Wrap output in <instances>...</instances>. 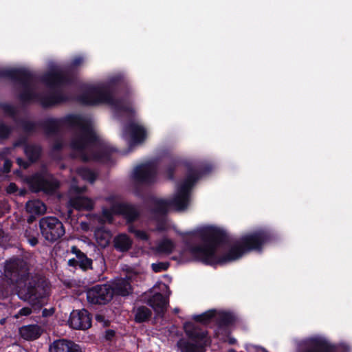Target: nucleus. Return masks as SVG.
<instances>
[{
    "label": "nucleus",
    "instance_id": "473e14b6",
    "mask_svg": "<svg viewBox=\"0 0 352 352\" xmlns=\"http://www.w3.org/2000/svg\"><path fill=\"white\" fill-rule=\"evenodd\" d=\"M32 313V310L30 307H23L21 309L19 312L14 316L15 318H19L21 316H27Z\"/></svg>",
    "mask_w": 352,
    "mask_h": 352
},
{
    "label": "nucleus",
    "instance_id": "58836bf2",
    "mask_svg": "<svg viewBox=\"0 0 352 352\" xmlns=\"http://www.w3.org/2000/svg\"><path fill=\"white\" fill-rule=\"evenodd\" d=\"M16 186L13 184V183H11L7 188V192L8 193H12V192H16Z\"/></svg>",
    "mask_w": 352,
    "mask_h": 352
},
{
    "label": "nucleus",
    "instance_id": "9b49d317",
    "mask_svg": "<svg viewBox=\"0 0 352 352\" xmlns=\"http://www.w3.org/2000/svg\"><path fill=\"white\" fill-rule=\"evenodd\" d=\"M122 135L124 138H130L129 146L140 144L146 138L145 128L133 121L129 122L123 127Z\"/></svg>",
    "mask_w": 352,
    "mask_h": 352
},
{
    "label": "nucleus",
    "instance_id": "0eeeda50",
    "mask_svg": "<svg viewBox=\"0 0 352 352\" xmlns=\"http://www.w3.org/2000/svg\"><path fill=\"white\" fill-rule=\"evenodd\" d=\"M195 179L188 177L179 187L174 199L169 201L160 199L157 201L161 210L164 211L169 206H173L177 210H184L189 203V192Z\"/></svg>",
    "mask_w": 352,
    "mask_h": 352
},
{
    "label": "nucleus",
    "instance_id": "393cba45",
    "mask_svg": "<svg viewBox=\"0 0 352 352\" xmlns=\"http://www.w3.org/2000/svg\"><path fill=\"white\" fill-rule=\"evenodd\" d=\"M72 252L76 254L77 263L79 264L80 267L83 269H87L91 265V261L89 259L84 253H82L76 247L72 248Z\"/></svg>",
    "mask_w": 352,
    "mask_h": 352
},
{
    "label": "nucleus",
    "instance_id": "2f4dec72",
    "mask_svg": "<svg viewBox=\"0 0 352 352\" xmlns=\"http://www.w3.org/2000/svg\"><path fill=\"white\" fill-rule=\"evenodd\" d=\"M168 263L165 262H160L157 263H153L151 267L155 272H160L164 271L168 269Z\"/></svg>",
    "mask_w": 352,
    "mask_h": 352
},
{
    "label": "nucleus",
    "instance_id": "5fc2aeb1",
    "mask_svg": "<svg viewBox=\"0 0 352 352\" xmlns=\"http://www.w3.org/2000/svg\"><path fill=\"white\" fill-rule=\"evenodd\" d=\"M0 154H6L5 153H0Z\"/></svg>",
    "mask_w": 352,
    "mask_h": 352
},
{
    "label": "nucleus",
    "instance_id": "f704fd0d",
    "mask_svg": "<svg viewBox=\"0 0 352 352\" xmlns=\"http://www.w3.org/2000/svg\"><path fill=\"white\" fill-rule=\"evenodd\" d=\"M16 161H17L18 164L24 168H27L30 164V163L32 162V160H27L26 159H24L23 157H18L16 159Z\"/></svg>",
    "mask_w": 352,
    "mask_h": 352
},
{
    "label": "nucleus",
    "instance_id": "e433bc0d",
    "mask_svg": "<svg viewBox=\"0 0 352 352\" xmlns=\"http://www.w3.org/2000/svg\"><path fill=\"white\" fill-rule=\"evenodd\" d=\"M131 232H134L135 236L141 239V240H145L146 241L148 239V236L146 232L141 231V230H133L132 229H130Z\"/></svg>",
    "mask_w": 352,
    "mask_h": 352
},
{
    "label": "nucleus",
    "instance_id": "a878e982",
    "mask_svg": "<svg viewBox=\"0 0 352 352\" xmlns=\"http://www.w3.org/2000/svg\"><path fill=\"white\" fill-rule=\"evenodd\" d=\"M14 146L15 147L24 146V154H41L40 151L35 152L34 151H33V149H32V151H30L31 148L28 144V138L25 136H21L19 138H18L14 142Z\"/></svg>",
    "mask_w": 352,
    "mask_h": 352
},
{
    "label": "nucleus",
    "instance_id": "2eb2a0df",
    "mask_svg": "<svg viewBox=\"0 0 352 352\" xmlns=\"http://www.w3.org/2000/svg\"><path fill=\"white\" fill-rule=\"evenodd\" d=\"M68 322L72 328L76 329H87L91 325L90 316L85 309L73 311L70 314Z\"/></svg>",
    "mask_w": 352,
    "mask_h": 352
},
{
    "label": "nucleus",
    "instance_id": "f3484780",
    "mask_svg": "<svg viewBox=\"0 0 352 352\" xmlns=\"http://www.w3.org/2000/svg\"><path fill=\"white\" fill-rule=\"evenodd\" d=\"M43 333V329L37 324H29L19 329L20 336L26 340H33L38 338Z\"/></svg>",
    "mask_w": 352,
    "mask_h": 352
},
{
    "label": "nucleus",
    "instance_id": "f257e3e1",
    "mask_svg": "<svg viewBox=\"0 0 352 352\" xmlns=\"http://www.w3.org/2000/svg\"><path fill=\"white\" fill-rule=\"evenodd\" d=\"M19 124L27 134L34 133L39 126L45 131L47 136L58 135L61 126L70 129L78 127L79 130L72 134L69 142V146L73 151L80 152V154L118 153L116 146L97 135L89 119L79 114L69 113L60 118H48L38 122L22 119Z\"/></svg>",
    "mask_w": 352,
    "mask_h": 352
},
{
    "label": "nucleus",
    "instance_id": "72a5a7b5",
    "mask_svg": "<svg viewBox=\"0 0 352 352\" xmlns=\"http://www.w3.org/2000/svg\"><path fill=\"white\" fill-rule=\"evenodd\" d=\"M52 150L54 151H60L63 147V142L60 138L55 140L54 143L52 144Z\"/></svg>",
    "mask_w": 352,
    "mask_h": 352
},
{
    "label": "nucleus",
    "instance_id": "ea45409f",
    "mask_svg": "<svg viewBox=\"0 0 352 352\" xmlns=\"http://www.w3.org/2000/svg\"><path fill=\"white\" fill-rule=\"evenodd\" d=\"M68 264L71 266H76L78 264L77 259H75V258L69 259L68 261Z\"/></svg>",
    "mask_w": 352,
    "mask_h": 352
},
{
    "label": "nucleus",
    "instance_id": "de8ad7c7",
    "mask_svg": "<svg viewBox=\"0 0 352 352\" xmlns=\"http://www.w3.org/2000/svg\"><path fill=\"white\" fill-rule=\"evenodd\" d=\"M162 154H164V155H166V154H170L169 151H163L162 153Z\"/></svg>",
    "mask_w": 352,
    "mask_h": 352
},
{
    "label": "nucleus",
    "instance_id": "4c0bfd02",
    "mask_svg": "<svg viewBox=\"0 0 352 352\" xmlns=\"http://www.w3.org/2000/svg\"><path fill=\"white\" fill-rule=\"evenodd\" d=\"M248 350L249 352H267L264 349L256 346H250Z\"/></svg>",
    "mask_w": 352,
    "mask_h": 352
},
{
    "label": "nucleus",
    "instance_id": "7ed1b4c3",
    "mask_svg": "<svg viewBox=\"0 0 352 352\" xmlns=\"http://www.w3.org/2000/svg\"><path fill=\"white\" fill-rule=\"evenodd\" d=\"M194 235L201 237L205 243L202 246L190 250L192 256L197 260L207 264L232 261L239 258L245 252L250 250H258L267 241V236L263 231H258L244 235L238 243L233 247L223 260L217 261L215 250L223 236V232L212 226L198 228Z\"/></svg>",
    "mask_w": 352,
    "mask_h": 352
},
{
    "label": "nucleus",
    "instance_id": "aec40b11",
    "mask_svg": "<svg viewBox=\"0 0 352 352\" xmlns=\"http://www.w3.org/2000/svg\"><path fill=\"white\" fill-rule=\"evenodd\" d=\"M69 204L77 210H90L94 206V201L85 197L78 196L69 201Z\"/></svg>",
    "mask_w": 352,
    "mask_h": 352
},
{
    "label": "nucleus",
    "instance_id": "ddd939ff",
    "mask_svg": "<svg viewBox=\"0 0 352 352\" xmlns=\"http://www.w3.org/2000/svg\"><path fill=\"white\" fill-rule=\"evenodd\" d=\"M156 168L153 163H146L137 166L134 170V179L138 184H150L156 177Z\"/></svg>",
    "mask_w": 352,
    "mask_h": 352
},
{
    "label": "nucleus",
    "instance_id": "f03ea898",
    "mask_svg": "<svg viewBox=\"0 0 352 352\" xmlns=\"http://www.w3.org/2000/svg\"><path fill=\"white\" fill-rule=\"evenodd\" d=\"M0 78H8L21 86L22 91L18 95V98L23 104L38 99L43 108H50L67 102L68 97L59 89L72 83V78L63 71L51 69L41 76L39 80L52 91L50 94L39 96L32 87L36 76L25 68L0 69Z\"/></svg>",
    "mask_w": 352,
    "mask_h": 352
},
{
    "label": "nucleus",
    "instance_id": "c756f323",
    "mask_svg": "<svg viewBox=\"0 0 352 352\" xmlns=\"http://www.w3.org/2000/svg\"><path fill=\"white\" fill-rule=\"evenodd\" d=\"M0 107L6 114L10 116L13 117L16 114V108L10 104L2 103L0 104Z\"/></svg>",
    "mask_w": 352,
    "mask_h": 352
},
{
    "label": "nucleus",
    "instance_id": "39448f33",
    "mask_svg": "<svg viewBox=\"0 0 352 352\" xmlns=\"http://www.w3.org/2000/svg\"><path fill=\"white\" fill-rule=\"evenodd\" d=\"M16 287L19 297L32 305H42L43 299L49 294V287L45 281H36L29 274L20 278Z\"/></svg>",
    "mask_w": 352,
    "mask_h": 352
},
{
    "label": "nucleus",
    "instance_id": "20e7f679",
    "mask_svg": "<svg viewBox=\"0 0 352 352\" xmlns=\"http://www.w3.org/2000/svg\"><path fill=\"white\" fill-rule=\"evenodd\" d=\"M115 90L111 85L89 86L78 97V100L84 105L107 104L120 113H131L133 109L122 98L114 97Z\"/></svg>",
    "mask_w": 352,
    "mask_h": 352
},
{
    "label": "nucleus",
    "instance_id": "1a4fd4ad",
    "mask_svg": "<svg viewBox=\"0 0 352 352\" xmlns=\"http://www.w3.org/2000/svg\"><path fill=\"white\" fill-rule=\"evenodd\" d=\"M297 352H335V348L324 338L315 336L298 342Z\"/></svg>",
    "mask_w": 352,
    "mask_h": 352
},
{
    "label": "nucleus",
    "instance_id": "49530a36",
    "mask_svg": "<svg viewBox=\"0 0 352 352\" xmlns=\"http://www.w3.org/2000/svg\"><path fill=\"white\" fill-rule=\"evenodd\" d=\"M30 242L31 245L34 246L36 244L37 241H36V239H32V240H30Z\"/></svg>",
    "mask_w": 352,
    "mask_h": 352
},
{
    "label": "nucleus",
    "instance_id": "7c9ffc66",
    "mask_svg": "<svg viewBox=\"0 0 352 352\" xmlns=\"http://www.w3.org/2000/svg\"><path fill=\"white\" fill-rule=\"evenodd\" d=\"M11 133V129L4 123H0V138L6 139Z\"/></svg>",
    "mask_w": 352,
    "mask_h": 352
},
{
    "label": "nucleus",
    "instance_id": "c9c22d12",
    "mask_svg": "<svg viewBox=\"0 0 352 352\" xmlns=\"http://www.w3.org/2000/svg\"><path fill=\"white\" fill-rule=\"evenodd\" d=\"M84 58L81 56L75 57L71 62L70 66L73 68H76L82 64Z\"/></svg>",
    "mask_w": 352,
    "mask_h": 352
},
{
    "label": "nucleus",
    "instance_id": "37998d69",
    "mask_svg": "<svg viewBox=\"0 0 352 352\" xmlns=\"http://www.w3.org/2000/svg\"><path fill=\"white\" fill-rule=\"evenodd\" d=\"M71 190H73V191H78V190H83L84 189L83 188H80L79 187H78L75 184H73L72 186Z\"/></svg>",
    "mask_w": 352,
    "mask_h": 352
},
{
    "label": "nucleus",
    "instance_id": "8fccbe9b",
    "mask_svg": "<svg viewBox=\"0 0 352 352\" xmlns=\"http://www.w3.org/2000/svg\"><path fill=\"white\" fill-rule=\"evenodd\" d=\"M100 319H101L100 316H96V320H100Z\"/></svg>",
    "mask_w": 352,
    "mask_h": 352
},
{
    "label": "nucleus",
    "instance_id": "5701e85b",
    "mask_svg": "<svg viewBox=\"0 0 352 352\" xmlns=\"http://www.w3.org/2000/svg\"><path fill=\"white\" fill-rule=\"evenodd\" d=\"M94 236L97 243L102 248L107 247L111 239V233L101 228L95 230Z\"/></svg>",
    "mask_w": 352,
    "mask_h": 352
},
{
    "label": "nucleus",
    "instance_id": "bb28decb",
    "mask_svg": "<svg viewBox=\"0 0 352 352\" xmlns=\"http://www.w3.org/2000/svg\"><path fill=\"white\" fill-rule=\"evenodd\" d=\"M151 315V311L146 307H138L135 311V318L137 322L145 321Z\"/></svg>",
    "mask_w": 352,
    "mask_h": 352
},
{
    "label": "nucleus",
    "instance_id": "a211bd4d",
    "mask_svg": "<svg viewBox=\"0 0 352 352\" xmlns=\"http://www.w3.org/2000/svg\"><path fill=\"white\" fill-rule=\"evenodd\" d=\"M175 248V245L170 239L164 238L157 242L153 248V252L159 256H166L171 254Z\"/></svg>",
    "mask_w": 352,
    "mask_h": 352
},
{
    "label": "nucleus",
    "instance_id": "3c124183",
    "mask_svg": "<svg viewBox=\"0 0 352 352\" xmlns=\"http://www.w3.org/2000/svg\"><path fill=\"white\" fill-rule=\"evenodd\" d=\"M4 322H5V319H2V320H1V324H3V323H4Z\"/></svg>",
    "mask_w": 352,
    "mask_h": 352
},
{
    "label": "nucleus",
    "instance_id": "6e6552de",
    "mask_svg": "<svg viewBox=\"0 0 352 352\" xmlns=\"http://www.w3.org/2000/svg\"><path fill=\"white\" fill-rule=\"evenodd\" d=\"M40 228L44 238L50 241H56L65 234L61 221L53 217H46L40 220Z\"/></svg>",
    "mask_w": 352,
    "mask_h": 352
},
{
    "label": "nucleus",
    "instance_id": "c03bdc74",
    "mask_svg": "<svg viewBox=\"0 0 352 352\" xmlns=\"http://www.w3.org/2000/svg\"><path fill=\"white\" fill-rule=\"evenodd\" d=\"M100 157H102V159H101V160H102L103 162H105L107 164H108V163H107V160H109V157H110L111 155H100Z\"/></svg>",
    "mask_w": 352,
    "mask_h": 352
},
{
    "label": "nucleus",
    "instance_id": "4be33fe9",
    "mask_svg": "<svg viewBox=\"0 0 352 352\" xmlns=\"http://www.w3.org/2000/svg\"><path fill=\"white\" fill-rule=\"evenodd\" d=\"M26 210L32 215H40L46 212V206L39 200H31L26 204Z\"/></svg>",
    "mask_w": 352,
    "mask_h": 352
},
{
    "label": "nucleus",
    "instance_id": "864d4df0",
    "mask_svg": "<svg viewBox=\"0 0 352 352\" xmlns=\"http://www.w3.org/2000/svg\"><path fill=\"white\" fill-rule=\"evenodd\" d=\"M100 219H101V217L100 219L96 218V220H98L99 221H101Z\"/></svg>",
    "mask_w": 352,
    "mask_h": 352
},
{
    "label": "nucleus",
    "instance_id": "79ce46f5",
    "mask_svg": "<svg viewBox=\"0 0 352 352\" xmlns=\"http://www.w3.org/2000/svg\"><path fill=\"white\" fill-rule=\"evenodd\" d=\"M11 166V163L8 161L5 162V170L8 172Z\"/></svg>",
    "mask_w": 352,
    "mask_h": 352
},
{
    "label": "nucleus",
    "instance_id": "09e8293b",
    "mask_svg": "<svg viewBox=\"0 0 352 352\" xmlns=\"http://www.w3.org/2000/svg\"><path fill=\"white\" fill-rule=\"evenodd\" d=\"M235 341H236V340H235L234 339H230V344H234V343L235 342Z\"/></svg>",
    "mask_w": 352,
    "mask_h": 352
},
{
    "label": "nucleus",
    "instance_id": "b1692460",
    "mask_svg": "<svg viewBox=\"0 0 352 352\" xmlns=\"http://www.w3.org/2000/svg\"><path fill=\"white\" fill-rule=\"evenodd\" d=\"M114 245L121 252L127 251L131 245V241L126 234H120L115 238Z\"/></svg>",
    "mask_w": 352,
    "mask_h": 352
},
{
    "label": "nucleus",
    "instance_id": "dca6fc26",
    "mask_svg": "<svg viewBox=\"0 0 352 352\" xmlns=\"http://www.w3.org/2000/svg\"><path fill=\"white\" fill-rule=\"evenodd\" d=\"M50 352H82V351L80 346L73 342L58 340L50 345Z\"/></svg>",
    "mask_w": 352,
    "mask_h": 352
},
{
    "label": "nucleus",
    "instance_id": "9d476101",
    "mask_svg": "<svg viewBox=\"0 0 352 352\" xmlns=\"http://www.w3.org/2000/svg\"><path fill=\"white\" fill-rule=\"evenodd\" d=\"M112 288L110 285H98L89 289L87 292L88 301L92 304H105L113 297Z\"/></svg>",
    "mask_w": 352,
    "mask_h": 352
},
{
    "label": "nucleus",
    "instance_id": "423d86ee",
    "mask_svg": "<svg viewBox=\"0 0 352 352\" xmlns=\"http://www.w3.org/2000/svg\"><path fill=\"white\" fill-rule=\"evenodd\" d=\"M184 329L190 338V342H186L182 340L178 342V346L182 352H204V348L210 344L207 333L191 322L185 323Z\"/></svg>",
    "mask_w": 352,
    "mask_h": 352
},
{
    "label": "nucleus",
    "instance_id": "412c9836",
    "mask_svg": "<svg viewBox=\"0 0 352 352\" xmlns=\"http://www.w3.org/2000/svg\"><path fill=\"white\" fill-rule=\"evenodd\" d=\"M35 179L38 182V186L36 188L37 190H43L46 192H51L58 186V182L52 178L38 177L35 178Z\"/></svg>",
    "mask_w": 352,
    "mask_h": 352
},
{
    "label": "nucleus",
    "instance_id": "cd10ccee",
    "mask_svg": "<svg viewBox=\"0 0 352 352\" xmlns=\"http://www.w3.org/2000/svg\"><path fill=\"white\" fill-rule=\"evenodd\" d=\"M78 176L84 180L92 183L96 178L95 173L87 168H81L78 170Z\"/></svg>",
    "mask_w": 352,
    "mask_h": 352
},
{
    "label": "nucleus",
    "instance_id": "f8f14e48",
    "mask_svg": "<svg viewBox=\"0 0 352 352\" xmlns=\"http://www.w3.org/2000/svg\"><path fill=\"white\" fill-rule=\"evenodd\" d=\"M141 276L138 273L129 272L124 278H118L112 283V292L122 296L131 293V283L137 282Z\"/></svg>",
    "mask_w": 352,
    "mask_h": 352
},
{
    "label": "nucleus",
    "instance_id": "6ab92c4d",
    "mask_svg": "<svg viewBox=\"0 0 352 352\" xmlns=\"http://www.w3.org/2000/svg\"><path fill=\"white\" fill-rule=\"evenodd\" d=\"M149 304L155 312L162 314L166 309L168 300L161 294H156L151 298Z\"/></svg>",
    "mask_w": 352,
    "mask_h": 352
},
{
    "label": "nucleus",
    "instance_id": "603ef678",
    "mask_svg": "<svg viewBox=\"0 0 352 352\" xmlns=\"http://www.w3.org/2000/svg\"><path fill=\"white\" fill-rule=\"evenodd\" d=\"M174 311H175V313H177V312H178V309H175L174 310Z\"/></svg>",
    "mask_w": 352,
    "mask_h": 352
},
{
    "label": "nucleus",
    "instance_id": "a19ab883",
    "mask_svg": "<svg viewBox=\"0 0 352 352\" xmlns=\"http://www.w3.org/2000/svg\"><path fill=\"white\" fill-rule=\"evenodd\" d=\"M10 352H26V351L25 350H23V349L20 348L19 346H16L14 348H12V351H10Z\"/></svg>",
    "mask_w": 352,
    "mask_h": 352
},
{
    "label": "nucleus",
    "instance_id": "4468645a",
    "mask_svg": "<svg viewBox=\"0 0 352 352\" xmlns=\"http://www.w3.org/2000/svg\"><path fill=\"white\" fill-rule=\"evenodd\" d=\"M113 214H123L130 221L134 219L136 216L133 209L130 206L126 204H122L121 203L116 202L113 206L111 210L107 209L102 210V214L100 219L101 222H111Z\"/></svg>",
    "mask_w": 352,
    "mask_h": 352
},
{
    "label": "nucleus",
    "instance_id": "a18cd8bd",
    "mask_svg": "<svg viewBox=\"0 0 352 352\" xmlns=\"http://www.w3.org/2000/svg\"><path fill=\"white\" fill-rule=\"evenodd\" d=\"M113 334H114V332H113V331H107V336H109V337H111V336H113Z\"/></svg>",
    "mask_w": 352,
    "mask_h": 352
},
{
    "label": "nucleus",
    "instance_id": "c85d7f7f",
    "mask_svg": "<svg viewBox=\"0 0 352 352\" xmlns=\"http://www.w3.org/2000/svg\"><path fill=\"white\" fill-rule=\"evenodd\" d=\"M216 312L214 310L208 311L201 315L195 316L193 318L195 321L203 323L208 322L211 318L215 317Z\"/></svg>",
    "mask_w": 352,
    "mask_h": 352
}]
</instances>
